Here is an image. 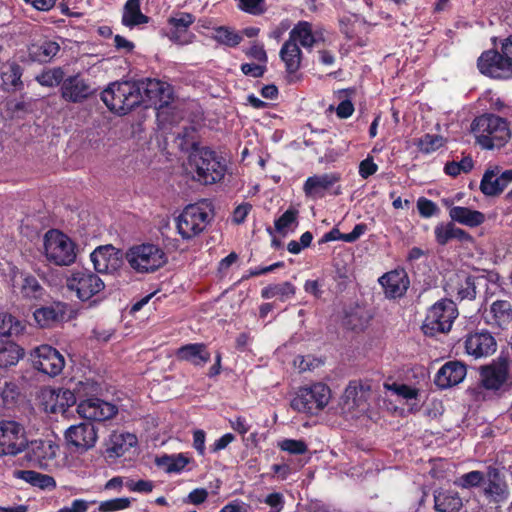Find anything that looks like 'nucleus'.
<instances>
[{"label": "nucleus", "instance_id": "7ed1b4c3", "mask_svg": "<svg viewBox=\"0 0 512 512\" xmlns=\"http://www.w3.org/2000/svg\"><path fill=\"white\" fill-rule=\"evenodd\" d=\"M134 82H113L101 92V100L114 113L125 115L142 103Z\"/></svg>", "mask_w": 512, "mask_h": 512}, {"label": "nucleus", "instance_id": "a211bd4d", "mask_svg": "<svg viewBox=\"0 0 512 512\" xmlns=\"http://www.w3.org/2000/svg\"><path fill=\"white\" fill-rule=\"evenodd\" d=\"M509 362L505 357H498L480 370L481 384L487 390H499L507 381Z\"/></svg>", "mask_w": 512, "mask_h": 512}, {"label": "nucleus", "instance_id": "6e6552de", "mask_svg": "<svg viewBox=\"0 0 512 512\" xmlns=\"http://www.w3.org/2000/svg\"><path fill=\"white\" fill-rule=\"evenodd\" d=\"M138 94L145 102L157 109L167 107L173 101V88L164 81L155 78H143L134 82Z\"/></svg>", "mask_w": 512, "mask_h": 512}, {"label": "nucleus", "instance_id": "79ce46f5", "mask_svg": "<svg viewBox=\"0 0 512 512\" xmlns=\"http://www.w3.org/2000/svg\"><path fill=\"white\" fill-rule=\"evenodd\" d=\"M21 397L20 388L17 383L13 381H0V398L2 406L7 409H12L17 405Z\"/></svg>", "mask_w": 512, "mask_h": 512}, {"label": "nucleus", "instance_id": "13d9d810", "mask_svg": "<svg viewBox=\"0 0 512 512\" xmlns=\"http://www.w3.org/2000/svg\"><path fill=\"white\" fill-rule=\"evenodd\" d=\"M6 111L11 117H20L29 111V103L25 101L9 100L6 102Z\"/></svg>", "mask_w": 512, "mask_h": 512}, {"label": "nucleus", "instance_id": "39448f33", "mask_svg": "<svg viewBox=\"0 0 512 512\" xmlns=\"http://www.w3.org/2000/svg\"><path fill=\"white\" fill-rule=\"evenodd\" d=\"M331 396L330 388L324 383H314L300 387L291 400L293 410L310 415H317L328 404Z\"/></svg>", "mask_w": 512, "mask_h": 512}, {"label": "nucleus", "instance_id": "cd10ccee", "mask_svg": "<svg viewBox=\"0 0 512 512\" xmlns=\"http://www.w3.org/2000/svg\"><path fill=\"white\" fill-rule=\"evenodd\" d=\"M175 356L179 361L189 362L197 367H203L211 359V353L204 343L182 345L175 351Z\"/></svg>", "mask_w": 512, "mask_h": 512}, {"label": "nucleus", "instance_id": "c85d7f7f", "mask_svg": "<svg viewBox=\"0 0 512 512\" xmlns=\"http://www.w3.org/2000/svg\"><path fill=\"white\" fill-rule=\"evenodd\" d=\"M487 478V485L484 488L486 498L495 503L505 501L509 496V491L500 471L495 467H488Z\"/></svg>", "mask_w": 512, "mask_h": 512}, {"label": "nucleus", "instance_id": "f03ea898", "mask_svg": "<svg viewBox=\"0 0 512 512\" xmlns=\"http://www.w3.org/2000/svg\"><path fill=\"white\" fill-rule=\"evenodd\" d=\"M471 131L476 142L487 150L504 146L510 138L508 121L492 113L476 117L471 124Z\"/></svg>", "mask_w": 512, "mask_h": 512}, {"label": "nucleus", "instance_id": "f8f14e48", "mask_svg": "<svg viewBox=\"0 0 512 512\" xmlns=\"http://www.w3.org/2000/svg\"><path fill=\"white\" fill-rule=\"evenodd\" d=\"M477 67L481 74L493 79L512 78V62L502 51L490 49L482 52Z\"/></svg>", "mask_w": 512, "mask_h": 512}, {"label": "nucleus", "instance_id": "393cba45", "mask_svg": "<svg viewBox=\"0 0 512 512\" xmlns=\"http://www.w3.org/2000/svg\"><path fill=\"white\" fill-rule=\"evenodd\" d=\"M466 373L465 364L457 360L448 361L436 373L434 383L440 389H447L461 383Z\"/></svg>", "mask_w": 512, "mask_h": 512}, {"label": "nucleus", "instance_id": "ddd939ff", "mask_svg": "<svg viewBox=\"0 0 512 512\" xmlns=\"http://www.w3.org/2000/svg\"><path fill=\"white\" fill-rule=\"evenodd\" d=\"M59 91L61 98L65 102L79 104L91 98L95 94L96 89L92 86L89 79L85 78L81 73H76L65 77Z\"/></svg>", "mask_w": 512, "mask_h": 512}, {"label": "nucleus", "instance_id": "6ab92c4d", "mask_svg": "<svg viewBox=\"0 0 512 512\" xmlns=\"http://www.w3.org/2000/svg\"><path fill=\"white\" fill-rule=\"evenodd\" d=\"M122 252L112 245L97 247L90 255L94 268L99 273H113L123 263Z\"/></svg>", "mask_w": 512, "mask_h": 512}, {"label": "nucleus", "instance_id": "774afa93", "mask_svg": "<svg viewBox=\"0 0 512 512\" xmlns=\"http://www.w3.org/2000/svg\"><path fill=\"white\" fill-rule=\"evenodd\" d=\"M354 105L351 100L341 101L336 108V115L340 119H347L354 113Z\"/></svg>", "mask_w": 512, "mask_h": 512}, {"label": "nucleus", "instance_id": "5fc2aeb1", "mask_svg": "<svg viewBox=\"0 0 512 512\" xmlns=\"http://www.w3.org/2000/svg\"><path fill=\"white\" fill-rule=\"evenodd\" d=\"M278 447L292 455H302L308 451V446L304 440L284 439L278 443Z\"/></svg>", "mask_w": 512, "mask_h": 512}, {"label": "nucleus", "instance_id": "8fccbe9b", "mask_svg": "<svg viewBox=\"0 0 512 512\" xmlns=\"http://www.w3.org/2000/svg\"><path fill=\"white\" fill-rule=\"evenodd\" d=\"M76 404V396L69 389L61 390L56 394V405L51 408L52 413H64L67 408Z\"/></svg>", "mask_w": 512, "mask_h": 512}, {"label": "nucleus", "instance_id": "f704fd0d", "mask_svg": "<svg viewBox=\"0 0 512 512\" xmlns=\"http://www.w3.org/2000/svg\"><path fill=\"white\" fill-rule=\"evenodd\" d=\"M140 0H127L122 13L121 22L125 27L133 28L141 24H147L149 17L141 12Z\"/></svg>", "mask_w": 512, "mask_h": 512}, {"label": "nucleus", "instance_id": "412c9836", "mask_svg": "<svg viewBox=\"0 0 512 512\" xmlns=\"http://www.w3.org/2000/svg\"><path fill=\"white\" fill-rule=\"evenodd\" d=\"M60 50V44L48 36L35 38L27 45L29 59L39 64L50 63Z\"/></svg>", "mask_w": 512, "mask_h": 512}, {"label": "nucleus", "instance_id": "bb28decb", "mask_svg": "<svg viewBox=\"0 0 512 512\" xmlns=\"http://www.w3.org/2000/svg\"><path fill=\"white\" fill-rule=\"evenodd\" d=\"M68 308L67 303L54 301L48 306L36 309L34 319L42 328L54 327L66 320Z\"/></svg>", "mask_w": 512, "mask_h": 512}, {"label": "nucleus", "instance_id": "5701e85b", "mask_svg": "<svg viewBox=\"0 0 512 512\" xmlns=\"http://www.w3.org/2000/svg\"><path fill=\"white\" fill-rule=\"evenodd\" d=\"M485 323L494 330H505L512 323V304L508 300L494 301L483 313Z\"/></svg>", "mask_w": 512, "mask_h": 512}, {"label": "nucleus", "instance_id": "49530a36", "mask_svg": "<svg viewBox=\"0 0 512 512\" xmlns=\"http://www.w3.org/2000/svg\"><path fill=\"white\" fill-rule=\"evenodd\" d=\"M43 288L32 275H25L21 285V294L25 298L38 299L42 296Z\"/></svg>", "mask_w": 512, "mask_h": 512}, {"label": "nucleus", "instance_id": "37998d69", "mask_svg": "<svg viewBox=\"0 0 512 512\" xmlns=\"http://www.w3.org/2000/svg\"><path fill=\"white\" fill-rule=\"evenodd\" d=\"M64 79L65 72L62 67L45 69L35 77V80L39 85L48 88L61 86Z\"/></svg>", "mask_w": 512, "mask_h": 512}, {"label": "nucleus", "instance_id": "680f3d73", "mask_svg": "<svg viewBox=\"0 0 512 512\" xmlns=\"http://www.w3.org/2000/svg\"><path fill=\"white\" fill-rule=\"evenodd\" d=\"M247 57L257 60L259 63L265 64L268 61L267 53L262 44L254 43L245 51Z\"/></svg>", "mask_w": 512, "mask_h": 512}, {"label": "nucleus", "instance_id": "72a5a7b5", "mask_svg": "<svg viewBox=\"0 0 512 512\" xmlns=\"http://www.w3.org/2000/svg\"><path fill=\"white\" fill-rule=\"evenodd\" d=\"M449 216L453 222H458L472 228L480 226L485 221V216L482 212L463 206H453L450 208Z\"/></svg>", "mask_w": 512, "mask_h": 512}, {"label": "nucleus", "instance_id": "4c0bfd02", "mask_svg": "<svg viewBox=\"0 0 512 512\" xmlns=\"http://www.w3.org/2000/svg\"><path fill=\"white\" fill-rule=\"evenodd\" d=\"M498 173L499 171L487 169L483 174L480 190L485 196H497L504 191L505 184L500 180Z\"/></svg>", "mask_w": 512, "mask_h": 512}, {"label": "nucleus", "instance_id": "dca6fc26", "mask_svg": "<svg viewBox=\"0 0 512 512\" xmlns=\"http://www.w3.org/2000/svg\"><path fill=\"white\" fill-rule=\"evenodd\" d=\"M341 181L339 172L324 173L308 177L303 184V192L306 197L323 198L327 191L331 195L339 196L342 194L341 186L334 185Z\"/></svg>", "mask_w": 512, "mask_h": 512}, {"label": "nucleus", "instance_id": "9b49d317", "mask_svg": "<svg viewBox=\"0 0 512 512\" xmlns=\"http://www.w3.org/2000/svg\"><path fill=\"white\" fill-rule=\"evenodd\" d=\"M28 440L22 424L14 420L0 421V454L16 456L27 447Z\"/></svg>", "mask_w": 512, "mask_h": 512}, {"label": "nucleus", "instance_id": "864d4df0", "mask_svg": "<svg viewBox=\"0 0 512 512\" xmlns=\"http://www.w3.org/2000/svg\"><path fill=\"white\" fill-rule=\"evenodd\" d=\"M14 317L10 314L0 313V337L18 334L22 329L19 321L14 322Z\"/></svg>", "mask_w": 512, "mask_h": 512}, {"label": "nucleus", "instance_id": "7c9ffc66", "mask_svg": "<svg viewBox=\"0 0 512 512\" xmlns=\"http://www.w3.org/2000/svg\"><path fill=\"white\" fill-rule=\"evenodd\" d=\"M434 509L437 512H460L463 500L457 491L451 489H436L433 493Z\"/></svg>", "mask_w": 512, "mask_h": 512}, {"label": "nucleus", "instance_id": "6e6d98bb", "mask_svg": "<svg viewBox=\"0 0 512 512\" xmlns=\"http://www.w3.org/2000/svg\"><path fill=\"white\" fill-rule=\"evenodd\" d=\"M131 505V501L127 497L114 498L106 501H102L99 505L98 510L100 512H114L128 508Z\"/></svg>", "mask_w": 512, "mask_h": 512}, {"label": "nucleus", "instance_id": "aec40b11", "mask_svg": "<svg viewBox=\"0 0 512 512\" xmlns=\"http://www.w3.org/2000/svg\"><path fill=\"white\" fill-rule=\"evenodd\" d=\"M378 282L388 299L403 297L410 286L408 274L403 268H396L384 273Z\"/></svg>", "mask_w": 512, "mask_h": 512}, {"label": "nucleus", "instance_id": "603ef678", "mask_svg": "<svg viewBox=\"0 0 512 512\" xmlns=\"http://www.w3.org/2000/svg\"><path fill=\"white\" fill-rule=\"evenodd\" d=\"M237 8L250 15L259 16L266 12L265 0H235Z\"/></svg>", "mask_w": 512, "mask_h": 512}, {"label": "nucleus", "instance_id": "58836bf2", "mask_svg": "<svg viewBox=\"0 0 512 512\" xmlns=\"http://www.w3.org/2000/svg\"><path fill=\"white\" fill-rule=\"evenodd\" d=\"M191 460V458L183 453L173 455L165 454L156 458V464L160 467H164L167 473H181Z\"/></svg>", "mask_w": 512, "mask_h": 512}, {"label": "nucleus", "instance_id": "4d7b16f0", "mask_svg": "<svg viewBox=\"0 0 512 512\" xmlns=\"http://www.w3.org/2000/svg\"><path fill=\"white\" fill-rule=\"evenodd\" d=\"M417 209L421 217L430 218L439 213L438 205L426 197H419L417 200Z\"/></svg>", "mask_w": 512, "mask_h": 512}, {"label": "nucleus", "instance_id": "e2e57ef3", "mask_svg": "<svg viewBox=\"0 0 512 512\" xmlns=\"http://www.w3.org/2000/svg\"><path fill=\"white\" fill-rule=\"evenodd\" d=\"M251 210H252V205L248 202H244V203L238 205L233 211L232 221L235 224L244 223Z\"/></svg>", "mask_w": 512, "mask_h": 512}, {"label": "nucleus", "instance_id": "c756f323", "mask_svg": "<svg viewBox=\"0 0 512 512\" xmlns=\"http://www.w3.org/2000/svg\"><path fill=\"white\" fill-rule=\"evenodd\" d=\"M434 235L435 241L441 246L447 245L451 240H457L461 243L473 241V237L467 231L456 227L453 221L438 223L435 226Z\"/></svg>", "mask_w": 512, "mask_h": 512}, {"label": "nucleus", "instance_id": "0eeeda50", "mask_svg": "<svg viewBox=\"0 0 512 512\" xmlns=\"http://www.w3.org/2000/svg\"><path fill=\"white\" fill-rule=\"evenodd\" d=\"M44 250L47 260L58 266H69L76 259V245L63 232L49 230L44 236Z\"/></svg>", "mask_w": 512, "mask_h": 512}, {"label": "nucleus", "instance_id": "ea45409f", "mask_svg": "<svg viewBox=\"0 0 512 512\" xmlns=\"http://www.w3.org/2000/svg\"><path fill=\"white\" fill-rule=\"evenodd\" d=\"M211 38L220 45L230 48L238 46L243 40L242 35L229 26L214 27Z\"/></svg>", "mask_w": 512, "mask_h": 512}, {"label": "nucleus", "instance_id": "473e14b6", "mask_svg": "<svg viewBox=\"0 0 512 512\" xmlns=\"http://www.w3.org/2000/svg\"><path fill=\"white\" fill-rule=\"evenodd\" d=\"M195 16L188 12H179L175 16L168 19V24L172 27L169 39L177 44H187L188 41H183L182 34L186 33L189 27L194 23Z\"/></svg>", "mask_w": 512, "mask_h": 512}, {"label": "nucleus", "instance_id": "423d86ee", "mask_svg": "<svg viewBox=\"0 0 512 512\" xmlns=\"http://www.w3.org/2000/svg\"><path fill=\"white\" fill-rule=\"evenodd\" d=\"M126 259L130 266L140 273L154 272L168 261L164 250L150 243L131 247L126 252Z\"/></svg>", "mask_w": 512, "mask_h": 512}, {"label": "nucleus", "instance_id": "4be33fe9", "mask_svg": "<svg viewBox=\"0 0 512 512\" xmlns=\"http://www.w3.org/2000/svg\"><path fill=\"white\" fill-rule=\"evenodd\" d=\"M465 351L475 359L492 355L497 348L495 338L490 332H474L466 336L464 342Z\"/></svg>", "mask_w": 512, "mask_h": 512}, {"label": "nucleus", "instance_id": "09e8293b", "mask_svg": "<svg viewBox=\"0 0 512 512\" xmlns=\"http://www.w3.org/2000/svg\"><path fill=\"white\" fill-rule=\"evenodd\" d=\"M484 473L478 470L470 471L460 476L454 483L458 487L470 489L479 487L484 482Z\"/></svg>", "mask_w": 512, "mask_h": 512}, {"label": "nucleus", "instance_id": "20e7f679", "mask_svg": "<svg viewBox=\"0 0 512 512\" xmlns=\"http://www.w3.org/2000/svg\"><path fill=\"white\" fill-rule=\"evenodd\" d=\"M457 316L456 304L450 299H441L428 309L421 327L422 331L429 337H434L438 333H447L451 330Z\"/></svg>", "mask_w": 512, "mask_h": 512}, {"label": "nucleus", "instance_id": "f257e3e1", "mask_svg": "<svg viewBox=\"0 0 512 512\" xmlns=\"http://www.w3.org/2000/svg\"><path fill=\"white\" fill-rule=\"evenodd\" d=\"M189 162L194 179L206 186L222 182L228 170V160L221 152L199 144L192 145Z\"/></svg>", "mask_w": 512, "mask_h": 512}, {"label": "nucleus", "instance_id": "c03bdc74", "mask_svg": "<svg viewBox=\"0 0 512 512\" xmlns=\"http://www.w3.org/2000/svg\"><path fill=\"white\" fill-rule=\"evenodd\" d=\"M483 277L467 275L458 282L456 298L462 300H474L477 295V285Z\"/></svg>", "mask_w": 512, "mask_h": 512}, {"label": "nucleus", "instance_id": "c9c22d12", "mask_svg": "<svg viewBox=\"0 0 512 512\" xmlns=\"http://www.w3.org/2000/svg\"><path fill=\"white\" fill-rule=\"evenodd\" d=\"M14 477L41 489H54L56 487V481L52 476L34 470H15Z\"/></svg>", "mask_w": 512, "mask_h": 512}, {"label": "nucleus", "instance_id": "2eb2a0df", "mask_svg": "<svg viewBox=\"0 0 512 512\" xmlns=\"http://www.w3.org/2000/svg\"><path fill=\"white\" fill-rule=\"evenodd\" d=\"M97 439V429L92 422L88 421L71 425L65 432L67 445L74 452H86L95 446Z\"/></svg>", "mask_w": 512, "mask_h": 512}, {"label": "nucleus", "instance_id": "1a4fd4ad", "mask_svg": "<svg viewBox=\"0 0 512 512\" xmlns=\"http://www.w3.org/2000/svg\"><path fill=\"white\" fill-rule=\"evenodd\" d=\"M67 288L81 301L90 300L104 288V281L88 269L75 270L66 280Z\"/></svg>", "mask_w": 512, "mask_h": 512}, {"label": "nucleus", "instance_id": "9d476101", "mask_svg": "<svg viewBox=\"0 0 512 512\" xmlns=\"http://www.w3.org/2000/svg\"><path fill=\"white\" fill-rule=\"evenodd\" d=\"M209 223L208 212L197 204L187 205L177 218V230L183 239H192Z\"/></svg>", "mask_w": 512, "mask_h": 512}, {"label": "nucleus", "instance_id": "3c124183", "mask_svg": "<svg viewBox=\"0 0 512 512\" xmlns=\"http://www.w3.org/2000/svg\"><path fill=\"white\" fill-rule=\"evenodd\" d=\"M298 210L295 208H288L279 218L274 221V226L277 232L282 235L286 234V229L292 224L297 223Z\"/></svg>", "mask_w": 512, "mask_h": 512}, {"label": "nucleus", "instance_id": "4468645a", "mask_svg": "<svg viewBox=\"0 0 512 512\" xmlns=\"http://www.w3.org/2000/svg\"><path fill=\"white\" fill-rule=\"evenodd\" d=\"M33 367L39 372L55 377L65 366L63 355L50 345H41L31 354Z\"/></svg>", "mask_w": 512, "mask_h": 512}, {"label": "nucleus", "instance_id": "0e129e2a", "mask_svg": "<svg viewBox=\"0 0 512 512\" xmlns=\"http://www.w3.org/2000/svg\"><path fill=\"white\" fill-rule=\"evenodd\" d=\"M230 427L238 434L244 436L251 428V425L247 422L244 416H236L233 419H229Z\"/></svg>", "mask_w": 512, "mask_h": 512}, {"label": "nucleus", "instance_id": "bf43d9fd", "mask_svg": "<svg viewBox=\"0 0 512 512\" xmlns=\"http://www.w3.org/2000/svg\"><path fill=\"white\" fill-rule=\"evenodd\" d=\"M241 72L246 75L253 78H260L262 77L267 68L265 64H255V63H243L240 66Z\"/></svg>", "mask_w": 512, "mask_h": 512}, {"label": "nucleus", "instance_id": "e433bc0d", "mask_svg": "<svg viewBox=\"0 0 512 512\" xmlns=\"http://www.w3.org/2000/svg\"><path fill=\"white\" fill-rule=\"evenodd\" d=\"M288 40L299 42L302 47L311 49L315 45L312 24L308 21H299L289 32Z\"/></svg>", "mask_w": 512, "mask_h": 512}, {"label": "nucleus", "instance_id": "b1692460", "mask_svg": "<svg viewBox=\"0 0 512 512\" xmlns=\"http://www.w3.org/2000/svg\"><path fill=\"white\" fill-rule=\"evenodd\" d=\"M137 443L138 439L134 434L114 431L105 442L104 456L107 459L116 460L123 457Z\"/></svg>", "mask_w": 512, "mask_h": 512}, {"label": "nucleus", "instance_id": "a878e982", "mask_svg": "<svg viewBox=\"0 0 512 512\" xmlns=\"http://www.w3.org/2000/svg\"><path fill=\"white\" fill-rule=\"evenodd\" d=\"M24 68L16 60H7L0 66V88L4 92H16L24 89L22 76Z\"/></svg>", "mask_w": 512, "mask_h": 512}, {"label": "nucleus", "instance_id": "338daca9", "mask_svg": "<svg viewBox=\"0 0 512 512\" xmlns=\"http://www.w3.org/2000/svg\"><path fill=\"white\" fill-rule=\"evenodd\" d=\"M263 502L270 506L272 509L282 511L284 509L285 500L281 493L273 492L268 494Z\"/></svg>", "mask_w": 512, "mask_h": 512}, {"label": "nucleus", "instance_id": "f3484780", "mask_svg": "<svg viewBox=\"0 0 512 512\" xmlns=\"http://www.w3.org/2000/svg\"><path fill=\"white\" fill-rule=\"evenodd\" d=\"M77 412L82 418L93 423L113 418L118 409L112 403L93 397L82 400L77 406Z\"/></svg>", "mask_w": 512, "mask_h": 512}, {"label": "nucleus", "instance_id": "a19ab883", "mask_svg": "<svg viewBox=\"0 0 512 512\" xmlns=\"http://www.w3.org/2000/svg\"><path fill=\"white\" fill-rule=\"evenodd\" d=\"M295 290V286L289 281L270 284L261 290V297L263 299L279 297V299L284 302L295 295Z\"/></svg>", "mask_w": 512, "mask_h": 512}, {"label": "nucleus", "instance_id": "69168bd1", "mask_svg": "<svg viewBox=\"0 0 512 512\" xmlns=\"http://www.w3.org/2000/svg\"><path fill=\"white\" fill-rule=\"evenodd\" d=\"M127 487L130 491L139 492V493H150L154 484L150 480H138V481H130L127 483Z\"/></svg>", "mask_w": 512, "mask_h": 512}, {"label": "nucleus", "instance_id": "a18cd8bd", "mask_svg": "<svg viewBox=\"0 0 512 512\" xmlns=\"http://www.w3.org/2000/svg\"><path fill=\"white\" fill-rule=\"evenodd\" d=\"M444 143L445 139L441 135L427 133L419 138L417 146L420 152L431 154L444 146Z\"/></svg>", "mask_w": 512, "mask_h": 512}, {"label": "nucleus", "instance_id": "de8ad7c7", "mask_svg": "<svg viewBox=\"0 0 512 512\" xmlns=\"http://www.w3.org/2000/svg\"><path fill=\"white\" fill-rule=\"evenodd\" d=\"M474 167V161L470 156L464 157L459 162H447L444 166V172L452 177H457L461 173H469Z\"/></svg>", "mask_w": 512, "mask_h": 512}, {"label": "nucleus", "instance_id": "2f4dec72", "mask_svg": "<svg viewBox=\"0 0 512 512\" xmlns=\"http://www.w3.org/2000/svg\"><path fill=\"white\" fill-rule=\"evenodd\" d=\"M279 56L285 64V71L289 77V82H292V76L301 67L302 51L297 43L286 40L280 49Z\"/></svg>", "mask_w": 512, "mask_h": 512}, {"label": "nucleus", "instance_id": "052dcab7", "mask_svg": "<svg viewBox=\"0 0 512 512\" xmlns=\"http://www.w3.org/2000/svg\"><path fill=\"white\" fill-rule=\"evenodd\" d=\"M378 171V165L374 162L373 158L368 156L359 164V175L363 179H368Z\"/></svg>", "mask_w": 512, "mask_h": 512}]
</instances>
